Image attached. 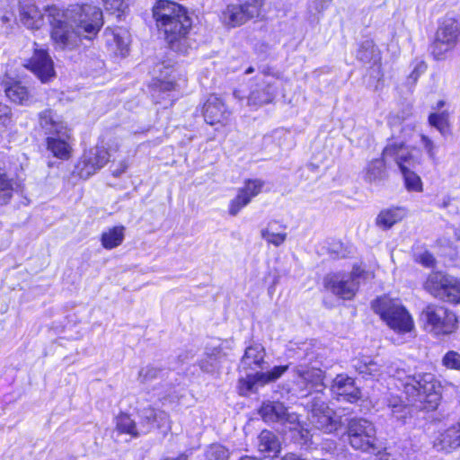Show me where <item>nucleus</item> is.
Listing matches in <instances>:
<instances>
[{"label": "nucleus", "mask_w": 460, "mask_h": 460, "mask_svg": "<svg viewBox=\"0 0 460 460\" xmlns=\"http://www.w3.org/2000/svg\"><path fill=\"white\" fill-rule=\"evenodd\" d=\"M50 38L57 49L74 50L84 40H91L103 24L102 12L90 4H76L66 9L48 7Z\"/></svg>", "instance_id": "nucleus-1"}, {"label": "nucleus", "mask_w": 460, "mask_h": 460, "mask_svg": "<svg viewBox=\"0 0 460 460\" xmlns=\"http://www.w3.org/2000/svg\"><path fill=\"white\" fill-rule=\"evenodd\" d=\"M295 381L301 396L313 395L305 403L307 420L314 429L330 434L341 427V417L329 407L323 392L324 375L320 368L296 367Z\"/></svg>", "instance_id": "nucleus-2"}, {"label": "nucleus", "mask_w": 460, "mask_h": 460, "mask_svg": "<svg viewBox=\"0 0 460 460\" xmlns=\"http://www.w3.org/2000/svg\"><path fill=\"white\" fill-rule=\"evenodd\" d=\"M408 402L416 408L435 410L440 400L434 376L429 373L409 376L403 384Z\"/></svg>", "instance_id": "nucleus-3"}, {"label": "nucleus", "mask_w": 460, "mask_h": 460, "mask_svg": "<svg viewBox=\"0 0 460 460\" xmlns=\"http://www.w3.org/2000/svg\"><path fill=\"white\" fill-rule=\"evenodd\" d=\"M372 309L397 333H406L414 327L412 317L398 299L384 296L372 302Z\"/></svg>", "instance_id": "nucleus-4"}, {"label": "nucleus", "mask_w": 460, "mask_h": 460, "mask_svg": "<svg viewBox=\"0 0 460 460\" xmlns=\"http://www.w3.org/2000/svg\"><path fill=\"white\" fill-rule=\"evenodd\" d=\"M424 288L435 298L450 304H460V279L441 271L430 273Z\"/></svg>", "instance_id": "nucleus-5"}, {"label": "nucleus", "mask_w": 460, "mask_h": 460, "mask_svg": "<svg viewBox=\"0 0 460 460\" xmlns=\"http://www.w3.org/2000/svg\"><path fill=\"white\" fill-rule=\"evenodd\" d=\"M424 329L433 335H447L456 329V314L445 306L429 304L422 311Z\"/></svg>", "instance_id": "nucleus-6"}, {"label": "nucleus", "mask_w": 460, "mask_h": 460, "mask_svg": "<svg viewBox=\"0 0 460 460\" xmlns=\"http://www.w3.org/2000/svg\"><path fill=\"white\" fill-rule=\"evenodd\" d=\"M347 434L349 445L356 450L372 452L378 448L376 427L366 419H350L347 427Z\"/></svg>", "instance_id": "nucleus-7"}, {"label": "nucleus", "mask_w": 460, "mask_h": 460, "mask_svg": "<svg viewBox=\"0 0 460 460\" xmlns=\"http://www.w3.org/2000/svg\"><path fill=\"white\" fill-rule=\"evenodd\" d=\"M191 24L190 17L185 13L170 22H165V24L159 30L164 31L165 40L172 50L186 54L190 48L188 34L191 29Z\"/></svg>", "instance_id": "nucleus-8"}, {"label": "nucleus", "mask_w": 460, "mask_h": 460, "mask_svg": "<svg viewBox=\"0 0 460 460\" xmlns=\"http://www.w3.org/2000/svg\"><path fill=\"white\" fill-rule=\"evenodd\" d=\"M358 269L350 273H333L327 275L323 279L324 288L336 296L342 299H351L358 289Z\"/></svg>", "instance_id": "nucleus-9"}, {"label": "nucleus", "mask_w": 460, "mask_h": 460, "mask_svg": "<svg viewBox=\"0 0 460 460\" xmlns=\"http://www.w3.org/2000/svg\"><path fill=\"white\" fill-rule=\"evenodd\" d=\"M260 4L256 0L243 4H230L222 13L223 22L229 27H236L258 16Z\"/></svg>", "instance_id": "nucleus-10"}, {"label": "nucleus", "mask_w": 460, "mask_h": 460, "mask_svg": "<svg viewBox=\"0 0 460 460\" xmlns=\"http://www.w3.org/2000/svg\"><path fill=\"white\" fill-rule=\"evenodd\" d=\"M259 413L265 422L288 424L290 430H296L301 427L297 414L288 412L284 404L279 402H263Z\"/></svg>", "instance_id": "nucleus-11"}, {"label": "nucleus", "mask_w": 460, "mask_h": 460, "mask_svg": "<svg viewBox=\"0 0 460 460\" xmlns=\"http://www.w3.org/2000/svg\"><path fill=\"white\" fill-rule=\"evenodd\" d=\"M111 159V154L105 146L97 145L86 151L76 165L77 173L81 178L87 179L102 168Z\"/></svg>", "instance_id": "nucleus-12"}, {"label": "nucleus", "mask_w": 460, "mask_h": 460, "mask_svg": "<svg viewBox=\"0 0 460 460\" xmlns=\"http://www.w3.org/2000/svg\"><path fill=\"white\" fill-rule=\"evenodd\" d=\"M385 159L393 160L401 172L414 171L420 164V161L412 152L402 142H392L386 145L383 150Z\"/></svg>", "instance_id": "nucleus-13"}, {"label": "nucleus", "mask_w": 460, "mask_h": 460, "mask_svg": "<svg viewBox=\"0 0 460 460\" xmlns=\"http://www.w3.org/2000/svg\"><path fill=\"white\" fill-rule=\"evenodd\" d=\"M352 367L363 378H377L385 374L391 376L397 375L392 366H387L382 359L372 358L368 356L354 358Z\"/></svg>", "instance_id": "nucleus-14"}, {"label": "nucleus", "mask_w": 460, "mask_h": 460, "mask_svg": "<svg viewBox=\"0 0 460 460\" xmlns=\"http://www.w3.org/2000/svg\"><path fill=\"white\" fill-rule=\"evenodd\" d=\"M24 66L30 69L42 83L55 76L54 63L45 49H35Z\"/></svg>", "instance_id": "nucleus-15"}, {"label": "nucleus", "mask_w": 460, "mask_h": 460, "mask_svg": "<svg viewBox=\"0 0 460 460\" xmlns=\"http://www.w3.org/2000/svg\"><path fill=\"white\" fill-rule=\"evenodd\" d=\"M139 425L144 435L148 434L154 429H164L167 431L171 429L169 415L160 410L146 407L139 411Z\"/></svg>", "instance_id": "nucleus-16"}, {"label": "nucleus", "mask_w": 460, "mask_h": 460, "mask_svg": "<svg viewBox=\"0 0 460 460\" xmlns=\"http://www.w3.org/2000/svg\"><path fill=\"white\" fill-rule=\"evenodd\" d=\"M331 391L339 401L355 402L361 397L359 388L352 377L341 374L333 379Z\"/></svg>", "instance_id": "nucleus-17"}, {"label": "nucleus", "mask_w": 460, "mask_h": 460, "mask_svg": "<svg viewBox=\"0 0 460 460\" xmlns=\"http://www.w3.org/2000/svg\"><path fill=\"white\" fill-rule=\"evenodd\" d=\"M263 181L261 180H249L244 187L239 189L237 196L230 201L229 214L236 216L239 211L247 206L252 199L257 196L262 189Z\"/></svg>", "instance_id": "nucleus-18"}, {"label": "nucleus", "mask_w": 460, "mask_h": 460, "mask_svg": "<svg viewBox=\"0 0 460 460\" xmlns=\"http://www.w3.org/2000/svg\"><path fill=\"white\" fill-rule=\"evenodd\" d=\"M357 58L365 65H367L373 73H376L375 77L378 80L383 76L381 52L373 40H367L360 44L357 52Z\"/></svg>", "instance_id": "nucleus-19"}, {"label": "nucleus", "mask_w": 460, "mask_h": 460, "mask_svg": "<svg viewBox=\"0 0 460 460\" xmlns=\"http://www.w3.org/2000/svg\"><path fill=\"white\" fill-rule=\"evenodd\" d=\"M187 11L179 4L169 0H159L153 7V16L159 28L165 24V22H170L183 14Z\"/></svg>", "instance_id": "nucleus-20"}, {"label": "nucleus", "mask_w": 460, "mask_h": 460, "mask_svg": "<svg viewBox=\"0 0 460 460\" xmlns=\"http://www.w3.org/2000/svg\"><path fill=\"white\" fill-rule=\"evenodd\" d=\"M39 125L48 137L58 135L70 129L61 116L51 109L39 113Z\"/></svg>", "instance_id": "nucleus-21"}, {"label": "nucleus", "mask_w": 460, "mask_h": 460, "mask_svg": "<svg viewBox=\"0 0 460 460\" xmlns=\"http://www.w3.org/2000/svg\"><path fill=\"white\" fill-rule=\"evenodd\" d=\"M203 116L208 124H225L228 119L229 112L219 98L210 96L204 104Z\"/></svg>", "instance_id": "nucleus-22"}, {"label": "nucleus", "mask_w": 460, "mask_h": 460, "mask_svg": "<svg viewBox=\"0 0 460 460\" xmlns=\"http://www.w3.org/2000/svg\"><path fill=\"white\" fill-rule=\"evenodd\" d=\"M71 129H68L58 135L47 137V148L54 156L59 159H68L70 156L71 146Z\"/></svg>", "instance_id": "nucleus-23"}, {"label": "nucleus", "mask_w": 460, "mask_h": 460, "mask_svg": "<svg viewBox=\"0 0 460 460\" xmlns=\"http://www.w3.org/2000/svg\"><path fill=\"white\" fill-rule=\"evenodd\" d=\"M434 447L438 450H448L460 447V418L456 424L436 438Z\"/></svg>", "instance_id": "nucleus-24"}, {"label": "nucleus", "mask_w": 460, "mask_h": 460, "mask_svg": "<svg viewBox=\"0 0 460 460\" xmlns=\"http://www.w3.org/2000/svg\"><path fill=\"white\" fill-rule=\"evenodd\" d=\"M265 349L262 345L256 343L246 348L242 358L240 367L243 369L262 368Z\"/></svg>", "instance_id": "nucleus-25"}, {"label": "nucleus", "mask_w": 460, "mask_h": 460, "mask_svg": "<svg viewBox=\"0 0 460 460\" xmlns=\"http://www.w3.org/2000/svg\"><path fill=\"white\" fill-rule=\"evenodd\" d=\"M436 36L449 42V45H456L460 38V23L454 18H445L440 24Z\"/></svg>", "instance_id": "nucleus-26"}, {"label": "nucleus", "mask_w": 460, "mask_h": 460, "mask_svg": "<svg viewBox=\"0 0 460 460\" xmlns=\"http://www.w3.org/2000/svg\"><path fill=\"white\" fill-rule=\"evenodd\" d=\"M4 92L7 98L14 103L29 105L31 102L30 91L21 82L6 83Z\"/></svg>", "instance_id": "nucleus-27"}, {"label": "nucleus", "mask_w": 460, "mask_h": 460, "mask_svg": "<svg viewBox=\"0 0 460 460\" xmlns=\"http://www.w3.org/2000/svg\"><path fill=\"white\" fill-rule=\"evenodd\" d=\"M285 229V226L279 225L277 221H271L265 228L261 230V236L268 243L279 247L287 240L288 234Z\"/></svg>", "instance_id": "nucleus-28"}, {"label": "nucleus", "mask_w": 460, "mask_h": 460, "mask_svg": "<svg viewBox=\"0 0 460 460\" xmlns=\"http://www.w3.org/2000/svg\"><path fill=\"white\" fill-rule=\"evenodd\" d=\"M20 20L27 28L35 30L43 24V14L36 5L25 4L21 8Z\"/></svg>", "instance_id": "nucleus-29"}, {"label": "nucleus", "mask_w": 460, "mask_h": 460, "mask_svg": "<svg viewBox=\"0 0 460 460\" xmlns=\"http://www.w3.org/2000/svg\"><path fill=\"white\" fill-rule=\"evenodd\" d=\"M404 217L405 211L402 208L396 207L383 209L376 218V225L384 230H387Z\"/></svg>", "instance_id": "nucleus-30"}, {"label": "nucleus", "mask_w": 460, "mask_h": 460, "mask_svg": "<svg viewBox=\"0 0 460 460\" xmlns=\"http://www.w3.org/2000/svg\"><path fill=\"white\" fill-rule=\"evenodd\" d=\"M257 447L261 454L276 455L280 450V443L273 432L264 429L258 436Z\"/></svg>", "instance_id": "nucleus-31"}, {"label": "nucleus", "mask_w": 460, "mask_h": 460, "mask_svg": "<svg viewBox=\"0 0 460 460\" xmlns=\"http://www.w3.org/2000/svg\"><path fill=\"white\" fill-rule=\"evenodd\" d=\"M380 159L372 160L365 169V180L368 182L381 181L385 176V167L391 159H385L384 155Z\"/></svg>", "instance_id": "nucleus-32"}, {"label": "nucleus", "mask_w": 460, "mask_h": 460, "mask_svg": "<svg viewBox=\"0 0 460 460\" xmlns=\"http://www.w3.org/2000/svg\"><path fill=\"white\" fill-rule=\"evenodd\" d=\"M125 237V227L113 226L102 234V244L105 249L111 250L120 245Z\"/></svg>", "instance_id": "nucleus-33"}, {"label": "nucleus", "mask_w": 460, "mask_h": 460, "mask_svg": "<svg viewBox=\"0 0 460 460\" xmlns=\"http://www.w3.org/2000/svg\"><path fill=\"white\" fill-rule=\"evenodd\" d=\"M116 427L120 433L128 434L133 438L144 435L141 427H137L136 422L128 414L117 417Z\"/></svg>", "instance_id": "nucleus-34"}, {"label": "nucleus", "mask_w": 460, "mask_h": 460, "mask_svg": "<svg viewBox=\"0 0 460 460\" xmlns=\"http://www.w3.org/2000/svg\"><path fill=\"white\" fill-rule=\"evenodd\" d=\"M167 371L155 365H147L142 367L138 373V379L141 383H149L163 378Z\"/></svg>", "instance_id": "nucleus-35"}, {"label": "nucleus", "mask_w": 460, "mask_h": 460, "mask_svg": "<svg viewBox=\"0 0 460 460\" xmlns=\"http://www.w3.org/2000/svg\"><path fill=\"white\" fill-rule=\"evenodd\" d=\"M230 453L221 444L210 445L205 452V460H228Z\"/></svg>", "instance_id": "nucleus-36"}, {"label": "nucleus", "mask_w": 460, "mask_h": 460, "mask_svg": "<svg viewBox=\"0 0 460 460\" xmlns=\"http://www.w3.org/2000/svg\"><path fill=\"white\" fill-rule=\"evenodd\" d=\"M455 45H449V42L436 36L434 42L430 47V51L435 59H444L447 52L452 50Z\"/></svg>", "instance_id": "nucleus-37"}, {"label": "nucleus", "mask_w": 460, "mask_h": 460, "mask_svg": "<svg viewBox=\"0 0 460 460\" xmlns=\"http://www.w3.org/2000/svg\"><path fill=\"white\" fill-rule=\"evenodd\" d=\"M288 368V366H277L268 372H257V378L261 381V385L279 379Z\"/></svg>", "instance_id": "nucleus-38"}, {"label": "nucleus", "mask_w": 460, "mask_h": 460, "mask_svg": "<svg viewBox=\"0 0 460 460\" xmlns=\"http://www.w3.org/2000/svg\"><path fill=\"white\" fill-rule=\"evenodd\" d=\"M274 97L273 93L270 92V89L260 91H252L248 97V104L250 106H261L262 104L269 103Z\"/></svg>", "instance_id": "nucleus-39"}, {"label": "nucleus", "mask_w": 460, "mask_h": 460, "mask_svg": "<svg viewBox=\"0 0 460 460\" xmlns=\"http://www.w3.org/2000/svg\"><path fill=\"white\" fill-rule=\"evenodd\" d=\"M13 184L7 176L0 172V205L7 203L12 198Z\"/></svg>", "instance_id": "nucleus-40"}, {"label": "nucleus", "mask_w": 460, "mask_h": 460, "mask_svg": "<svg viewBox=\"0 0 460 460\" xmlns=\"http://www.w3.org/2000/svg\"><path fill=\"white\" fill-rule=\"evenodd\" d=\"M402 174L403 175L407 190L412 191H420L422 190L421 180L414 171H406L402 172Z\"/></svg>", "instance_id": "nucleus-41"}, {"label": "nucleus", "mask_w": 460, "mask_h": 460, "mask_svg": "<svg viewBox=\"0 0 460 460\" xmlns=\"http://www.w3.org/2000/svg\"><path fill=\"white\" fill-rule=\"evenodd\" d=\"M257 384H261V381L257 378V373L255 375H247L246 378H241L239 380L240 394L247 395L254 390V386Z\"/></svg>", "instance_id": "nucleus-42"}, {"label": "nucleus", "mask_w": 460, "mask_h": 460, "mask_svg": "<svg viewBox=\"0 0 460 460\" xmlns=\"http://www.w3.org/2000/svg\"><path fill=\"white\" fill-rule=\"evenodd\" d=\"M113 40L117 46L119 54L122 57H125L128 51V33L125 31H122L119 30V31L113 33Z\"/></svg>", "instance_id": "nucleus-43"}, {"label": "nucleus", "mask_w": 460, "mask_h": 460, "mask_svg": "<svg viewBox=\"0 0 460 460\" xmlns=\"http://www.w3.org/2000/svg\"><path fill=\"white\" fill-rule=\"evenodd\" d=\"M447 117L446 112L432 113L429 117V122L441 133H445L447 128Z\"/></svg>", "instance_id": "nucleus-44"}, {"label": "nucleus", "mask_w": 460, "mask_h": 460, "mask_svg": "<svg viewBox=\"0 0 460 460\" xmlns=\"http://www.w3.org/2000/svg\"><path fill=\"white\" fill-rule=\"evenodd\" d=\"M442 364L447 368L460 370V354L455 350L447 352L442 358Z\"/></svg>", "instance_id": "nucleus-45"}, {"label": "nucleus", "mask_w": 460, "mask_h": 460, "mask_svg": "<svg viewBox=\"0 0 460 460\" xmlns=\"http://www.w3.org/2000/svg\"><path fill=\"white\" fill-rule=\"evenodd\" d=\"M164 68L166 71L164 73L161 71V74H160V76L162 79H161V82L159 84V89L163 92H172V91L175 90L176 84L172 81H165L164 79L168 75H171V72L172 71V69L170 67H166V66H164Z\"/></svg>", "instance_id": "nucleus-46"}, {"label": "nucleus", "mask_w": 460, "mask_h": 460, "mask_svg": "<svg viewBox=\"0 0 460 460\" xmlns=\"http://www.w3.org/2000/svg\"><path fill=\"white\" fill-rule=\"evenodd\" d=\"M106 10L111 12L123 13L127 8L125 0H102Z\"/></svg>", "instance_id": "nucleus-47"}, {"label": "nucleus", "mask_w": 460, "mask_h": 460, "mask_svg": "<svg viewBox=\"0 0 460 460\" xmlns=\"http://www.w3.org/2000/svg\"><path fill=\"white\" fill-rule=\"evenodd\" d=\"M11 109L5 105L0 103V124L4 127H7L11 119Z\"/></svg>", "instance_id": "nucleus-48"}, {"label": "nucleus", "mask_w": 460, "mask_h": 460, "mask_svg": "<svg viewBox=\"0 0 460 460\" xmlns=\"http://www.w3.org/2000/svg\"><path fill=\"white\" fill-rule=\"evenodd\" d=\"M427 66L424 62H420L416 65L413 71L409 76V81H411V84H415L418 80L419 76L423 74L426 71Z\"/></svg>", "instance_id": "nucleus-49"}, {"label": "nucleus", "mask_w": 460, "mask_h": 460, "mask_svg": "<svg viewBox=\"0 0 460 460\" xmlns=\"http://www.w3.org/2000/svg\"><path fill=\"white\" fill-rule=\"evenodd\" d=\"M419 261L425 267H432L435 261L431 253L425 252L419 255Z\"/></svg>", "instance_id": "nucleus-50"}, {"label": "nucleus", "mask_w": 460, "mask_h": 460, "mask_svg": "<svg viewBox=\"0 0 460 460\" xmlns=\"http://www.w3.org/2000/svg\"><path fill=\"white\" fill-rule=\"evenodd\" d=\"M120 147V141L114 137L112 139H110L107 143V146H105V149L111 154V157L112 155L119 150Z\"/></svg>", "instance_id": "nucleus-51"}, {"label": "nucleus", "mask_w": 460, "mask_h": 460, "mask_svg": "<svg viewBox=\"0 0 460 460\" xmlns=\"http://www.w3.org/2000/svg\"><path fill=\"white\" fill-rule=\"evenodd\" d=\"M421 141H422V144L424 145L425 149L427 150L428 154L429 155V156L433 158L435 156L434 143L426 136L421 137Z\"/></svg>", "instance_id": "nucleus-52"}, {"label": "nucleus", "mask_w": 460, "mask_h": 460, "mask_svg": "<svg viewBox=\"0 0 460 460\" xmlns=\"http://www.w3.org/2000/svg\"><path fill=\"white\" fill-rule=\"evenodd\" d=\"M128 163L123 160V161H120L117 166V168H115L113 171H112V174L115 176V177H119L120 176L122 173H124L126 172V170L128 169Z\"/></svg>", "instance_id": "nucleus-53"}, {"label": "nucleus", "mask_w": 460, "mask_h": 460, "mask_svg": "<svg viewBox=\"0 0 460 460\" xmlns=\"http://www.w3.org/2000/svg\"><path fill=\"white\" fill-rule=\"evenodd\" d=\"M199 367L204 372H212L214 370V366L212 363L207 361V360H201L199 362Z\"/></svg>", "instance_id": "nucleus-54"}, {"label": "nucleus", "mask_w": 460, "mask_h": 460, "mask_svg": "<svg viewBox=\"0 0 460 460\" xmlns=\"http://www.w3.org/2000/svg\"><path fill=\"white\" fill-rule=\"evenodd\" d=\"M281 460H306L296 454H287L285 456L281 458Z\"/></svg>", "instance_id": "nucleus-55"}, {"label": "nucleus", "mask_w": 460, "mask_h": 460, "mask_svg": "<svg viewBox=\"0 0 460 460\" xmlns=\"http://www.w3.org/2000/svg\"><path fill=\"white\" fill-rule=\"evenodd\" d=\"M392 408H393V413H396V412H399L403 408V406L401 404L394 403L392 405Z\"/></svg>", "instance_id": "nucleus-56"}, {"label": "nucleus", "mask_w": 460, "mask_h": 460, "mask_svg": "<svg viewBox=\"0 0 460 460\" xmlns=\"http://www.w3.org/2000/svg\"><path fill=\"white\" fill-rule=\"evenodd\" d=\"M164 460H187V458H186L185 456L181 455V456H179L177 457H172V458L168 457V458H165Z\"/></svg>", "instance_id": "nucleus-57"}, {"label": "nucleus", "mask_w": 460, "mask_h": 460, "mask_svg": "<svg viewBox=\"0 0 460 460\" xmlns=\"http://www.w3.org/2000/svg\"><path fill=\"white\" fill-rule=\"evenodd\" d=\"M239 460H257V458L251 456H243Z\"/></svg>", "instance_id": "nucleus-58"}, {"label": "nucleus", "mask_w": 460, "mask_h": 460, "mask_svg": "<svg viewBox=\"0 0 460 460\" xmlns=\"http://www.w3.org/2000/svg\"><path fill=\"white\" fill-rule=\"evenodd\" d=\"M449 202H450L449 199H444L442 204L440 205V207L441 208H447L449 205Z\"/></svg>", "instance_id": "nucleus-59"}, {"label": "nucleus", "mask_w": 460, "mask_h": 460, "mask_svg": "<svg viewBox=\"0 0 460 460\" xmlns=\"http://www.w3.org/2000/svg\"><path fill=\"white\" fill-rule=\"evenodd\" d=\"M254 71V68L250 66L246 69L245 74L249 75Z\"/></svg>", "instance_id": "nucleus-60"}, {"label": "nucleus", "mask_w": 460, "mask_h": 460, "mask_svg": "<svg viewBox=\"0 0 460 460\" xmlns=\"http://www.w3.org/2000/svg\"><path fill=\"white\" fill-rule=\"evenodd\" d=\"M2 21H3V22H7L9 21V17H7L6 15H4L2 17Z\"/></svg>", "instance_id": "nucleus-61"}, {"label": "nucleus", "mask_w": 460, "mask_h": 460, "mask_svg": "<svg viewBox=\"0 0 460 460\" xmlns=\"http://www.w3.org/2000/svg\"><path fill=\"white\" fill-rule=\"evenodd\" d=\"M305 434H306V435H302V437H304V438H307L308 431H305Z\"/></svg>", "instance_id": "nucleus-62"}, {"label": "nucleus", "mask_w": 460, "mask_h": 460, "mask_svg": "<svg viewBox=\"0 0 460 460\" xmlns=\"http://www.w3.org/2000/svg\"><path fill=\"white\" fill-rule=\"evenodd\" d=\"M443 104H444V102H443L442 101H440V102H438V105H439V106H442Z\"/></svg>", "instance_id": "nucleus-63"}]
</instances>
